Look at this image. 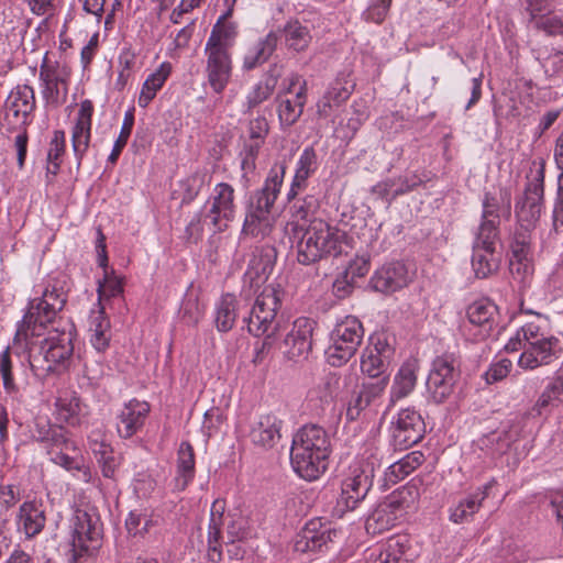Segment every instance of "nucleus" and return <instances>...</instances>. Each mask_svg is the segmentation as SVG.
<instances>
[{
	"label": "nucleus",
	"instance_id": "nucleus-50",
	"mask_svg": "<svg viewBox=\"0 0 563 563\" xmlns=\"http://www.w3.org/2000/svg\"><path fill=\"white\" fill-rule=\"evenodd\" d=\"M66 150V135L62 130H56L53 132V136L49 142L48 151H47V167L46 174L47 177L49 175L56 176L60 164L63 162V156Z\"/></svg>",
	"mask_w": 563,
	"mask_h": 563
},
{
	"label": "nucleus",
	"instance_id": "nucleus-6",
	"mask_svg": "<svg viewBox=\"0 0 563 563\" xmlns=\"http://www.w3.org/2000/svg\"><path fill=\"white\" fill-rule=\"evenodd\" d=\"M70 563H89L102 544L103 529L95 508H77L71 517Z\"/></svg>",
	"mask_w": 563,
	"mask_h": 563
},
{
	"label": "nucleus",
	"instance_id": "nucleus-28",
	"mask_svg": "<svg viewBox=\"0 0 563 563\" xmlns=\"http://www.w3.org/2000/svg\"><path fill=\"white\" fill-rule=\"evenodd\" d=\"M409 540L406 536H396L385 544L367 550L365 563H408L406 551Z\"/></svg>",
	"mask_w": 563,
	"mask_h": 563
},
{
	"label": "nucleus",
	"instance_id": "nucleus-3",
	"mask_svg": "<svg viewBox=\"0 0 563 563\" xmlns=\"http://www.w3.org/2000/svg\"><path fill=\"white\" fill-rule=\"evenodd\" d=\"M75 327L70 321L58 322L57 327L49 329L40 342L37 352L30 353V366L37 377L65 372L74 354Z\"/></svg>",
	"mask_w": 563,
	"mask_h": 563
},
{
	"label": "nucleus",
	"instance_id": "nucleus-21",
	"mask_svg": "<svg viewBox=\"0 0 563 563\" xmlns=\"http://www.w3.org/2000/svg\"><path fill=\"white\" fill-rule=\"evenodd\" d=\"M93 110V104L90 100H82L71 128V147L78 165L81 164L89 148Z\"/></svg>",
	"mask_w": 563,
	"mask_h": 563
},
{
	"label": "nucleus",
	"instance_id": "nucleus-18",
	"mask_svg": "<svg viewBox=\"0 0 563 563\" xmlns=\"http://www.w3.org/2000/svg\"><path fill=\"white\" fill-rule=\"evenodd\" d=\"M206 77L212 91L222 95L232 76V54L224 49L205 46Z\"/></svg>",
	"mask_w": 563,
	"mask_h": 563
},
{
	"label": "nucleus",
	"instance_id": "nucleus-35",
	"mask_svg": "<svg viewBox=\"0 0 563 563\" xmlns=\"http://www.w3.org/2000/svg\"><path fill=\"white\" fill-rule=\"evenodd\" d=\"M277 43L278 35L275 32H269L249 46L243 56L242 69L250 71L265 64L275 52Z\"/></svg>",
	"mask_w": 563,
	"mask_h": 563
},
{
	"label": "nucleus",
	"instance_id": "nucleus-52",
	"mask_svg": "<svg viewBox=\"0 0 563 563\" xmlns=\"http://www.w3.org/2000/svg\"><path fill=\"white\" fill-rule=\"evenodd\" d=\"M319 167V161L316 150L312 146H307L301 152L297 164L294 177H296V186L307 183L308 178L312 176Z\"/></svg>",
	"mask_w": 563,
	"mask_h": 563
},
{
	"label": "nucleus",
	"instance_id": "nucleus-2",
	"mask_svg": "<svg viewBox=\"0 0 563 563\" xmlns=\"http://www.w3.org/2000/svg\"><path fill=\"white\" fill-rule=\"evenodd\" d=\"M285 174V164H275L271 168L263 187L253 194L246 206L242 235L265 240L272 234L276 223L273 208L279 196Z\"/></svg>",
	"mask_w": 563,
	"mask_h": 563
},
{
	"label": "nucleus",
	"instance_id": "nucleus-4",
	"mask_svg": "<svg viewBox=\"0 0 563 563\" xmlns=\"http://www.w3.org/2000/svg\"><path fill=\"white\" fill-rule=\"evenodd\" d=\"M253 291L256 295L254 303L246 308L242 317V322L246 325L249 333L254 336L265 335L262 342L261 353L268 352L273 346V336L278 329L277 312L282 307L284 290L278 284L264 285L262 290L255 292V288L250 290L246 287L244 292Z\"/></svg>",
	"mask_w": 563,
	"mask_h": 563
},
{
	"label": "nucleus",
	"instance_id": "nucleus-10",
	"mask_svg": "<svg viewBox=\"0 0 563 563\" xmlns=\"http://www.w3.org/2000/svg\"><path fill=\"white\" fill-rule=\"evenodd\" d=\"M364 336L361 321L352 316L339 322L331 333V344L325 351L328 363L340 367L357 351Z\"/></svg>",
	"mask_w": 563,
	"mask_h": 563
},
{
	"label": "nucleus",
	"instance_id": "nucleus-8",
	"mask_svg": "<svg viewBox=\"0 0 563 563\" xmlns=\"http://www.w3.org/2000/svg\"><path fill=\"white\" fill-rule=\"evenodd\" d=\"M527 179L525 191L515 205L517 224L512 233L525 232L531 239V232L541 216L543 206L544 161L542 158L531 162Z\"/></svg>",
	"mask_w": 563,
	"mask_h": 563
},
{
	"label": "nucleus",
	"instance_id": "nucleus-36",
	"mask_svg": "<svg viewBox=\"0 0 563 563\" xmlns=\"http://www.w3.org/2000/svg\"><path fill=\"white\" fill-rule=\"evenodd\" d=\"M278 119L283 129L294 125L303 112L307 102V82L303 81L294 98H277Z\"/></svg>",
	"mask_w": 563,
	"mask_h": 563
},
{
	"label": "nucleus",
	"instance_id": "nucleus-9",
	"mask_svg": "<svg viewBox=\"0 0 563 563\" xmlns=\"http://www.w3.org/2000/svg\"><path fill=\"white\" fill-rule=\"evenodd\" d=\"M36 110L34 89L29 85L14 87L2 106L0 125L8 133L25 130L32 124Z\"/></svg>",
	"mask_w": 563,
	"mask_h": 563
},
{
	"label": "nucleus",
	"instance_id": "nucleus-62",
	"mask_svg": "<svg viewBox=\"0 0 563 563\" xmlns=\"http://www.w3.org/2000/svg\"><path fill=\"white\" fill-rule=\"evenodd\" d=\"M525 560V553L512 540H505L494 558L493 563H520Z\"/></svg>",
	"mask_w": 563,
	"mask_h": 563
},
{
	"label": "nucleus",
	"instance_id": "nucleus-11",
	"mask_svg": "<svg viewBox=\"0 0 563 563\" xmlns=\"http://www.w3.org/2000/svg\"><path fill=\"white\" fill-rule=\"evenodd\" d=\"M203 219L214 233L223 232L235 218V189L228 183L217 184L203 206Z\"/></svg>",
	"mask_w": 563,
	"mask_h": 563
},
{
	"label": "nucleus",
	"instance_id": "nucleus-23",
	"mask_svg": "<svg viewBox=\"0 0 563 563\" xmlns=\"http://www.w3.org/2000/svg\"><path fill=\"white\" fill-rule=\"evenodd\" d=\"M316 322L309 318H298L284 340L288 358L306 357L312 347V332Z\"/></svg>",
	"mask_w": 563,
	"mask_h": 563
},
{
	"label": "nucleus",
	"instance_id": "nucleus-16",
	"mask_svg": "<svg viewBox=\"0 0 563 563\" xmlns=\"http://www.w3.org/2000/svg\"><path fill=\"white\" fill-rule=\"evenodd\" d=\"M395 350L385 333H375L369 336L361 356V371L375 378L384 375L394 357Z\"/></svg>",
	"mask_w": 563,
	"mask_h": 563
},
{
	"label": "nucleus",
	"instance_id": "nucleus-51",
	"mask_svg": "<svg viewBox=\"0 0 563 563\" xmlns=\"http://www.w3.org/2000/svg\"><path fill=\"white\" fill-rule=\"evenodd\" d=\"M90 448L101 467L102 475L107 478H113L120 463L110 444L95 441L90 444Z\"/></svg>",
	"mask_w": 563,
	"mask_h": 563
},
{
	"label": "nucleus",
	"instance_id": "nucleus-46",
	"mask_svg": "<svg viewBox=\"0 0 563 563\" xmlns=\"http://www.w3.org/2000/svg\"><path fill=\"white\" fill-rule=\"evenodd\" d=\"M283 35L287 48L298 53L306 51L312 40L309 27L298 20L287 22L283 29Z\"/></svg>",
	"mask_w": 563,
	"mask_h": 563
},
{
	"label": "nucleus",
	"instance_id": "nucleus-19",
	"mask_svg": "<svg viewBox=\"0 0 563 563\" xmlns=\"http://www.w3.org/2000/svg\"><path fill=\"white\" fill-rule=\"evenodd\" d=\"M406 514L404 501L397 495H391L368 516L366 530L373 534L391 529Z\"/></svg>",
	"mask_w": 563,
	"mask_h": 563
},
{
	"label": "nucleus",
	"instance_id": "nucleus-13",
	"mask_svg": "<svg viewBox=\"0 0 563 563\" xmlns=\"http://www.w3.org/2000/svg\"><path fill=\"white\" fill-rule=\"evenodd\" d=\"M391 444L396 450H406L420 442L426 433V423L413 408L399 410L389 427Z\"/></svg>",
	"mask_w": 563,
	"mask_h": 563
},
{
	"label": "nucleus",
	"instance_id": "nucleus-57",
	"mask_svg": "<svg viewBox=\"0 0 563 563\" xmlns=\"http://www.w3.org/2000/svg\"><path fill=\"white\" fill-rule=\"evenodd\" d=\"M263 142L246 140L243 144V147L239 154L241 159V169L243 172V177H246L249 174L254 173L256 169V159L260 154V150L263 146Z\"/></svg>",
	"mask_w": 563,
	"mask_h": 563
},
{
	"label": "nucleus",
	"instance_id": "nucleus-41",
	"mask_svg": "<svg viewBox=\"0 0 563 563\" xmlns=\"http://www.w3.org/2000/svg\"><path fill=\"white\" fill-rule=\"evenodd\" d=\"M424 460V454L421 451H412L406 454L404 457L388 466L385 472L386 483L395 485L405 479L416 471Z\"/></svg>",
	"mask_w": 563,
	"mask_h": 563
},
{
	"label": "nucleus",
	"instance_id": "nucleus-31",
	"mask_svg": "<svg viewBox=\"0 0 563 563\" xmlns=\"http://www.w3.org/2000/svg\"><path fill=\"white\" fill-rule=\"evenodd\" d=\"M249 303L245 300L236 298L233 294H224L216 305L214 323L220 332L230 331L241 314L246 311Z\"/></svg>",
	"mask_w": 563,
	"mask_h": 563
},
{
	"label": "nucleus",
	"instance_id": "nucleus-17",
	"mask_svg": "<svg viewBox=\"0 0 563 563\" xmlns=\"http://www.w3.org/2000/svg\"><path fill=\"white\" fill-rule=\"evenodd\" d=\"M277 258V251L269 243L254 246L249 266L243 277V291L246 287L260 289L273 272Z\"/></svg>",
	"mask_w": 563,
	"mask_h": 563
},
{
	"label": "nucleus",
	"instance_id": "nucleus-1",
	"mask_svg": "<svg viewBox=\"0 0 563 563\" xmlns=\"http://www.w3.org/2000/svg\"><path fill=\"white\" fill-rule=\"evenodd\" d=\"M330 453L328 432L318 424H305L292 438L290 464L301 478L316 481L327 471Z\"/></svg>",
	"mask_w": 563,
	"mask_h": 563
},
{
	"label": "nucleus",
	"instance_id": "nucleus-54",
	"mask_svg": "<svg viewBox=\"0 0 563 563\" xmlns=\"http://www.w3.org/2000/svg\"><path fill=\"white\" fill-rule=\"evenodd\" d=\"M498 221L485 220L482 221L473 242V247L478 249H495L499 239Z\"/></svg>",
	"mask_w": 563,
	"mask_h": 563
},
{
	"label": "nucleus",
	"instance_id": "nucleus-33",
	"mask_svg": "<svg viewBox=\"0 0 563 563\" xmlns=\"http://www.w3.org/2000/svg\"><path fill=\"white\" fill-rule=\"evenodd\" d=\"M225 501L216 499L210 508V519L208 525V558L212 562H219L222 558L221 552V529L224 525Z\"/></svg>",
	"mask_w": 563,
	"mask_h": 563
},
{
	"label": "nucleus",
	"instance_id": "nucleus-40",
	"mask_svg": "<svg viewBox=\"0 0 563 563\" xmlns=\"http://www.w3.org/2000/svg\"><path fill=\"white\" fill-rule=\"evenodd\" d=\"M563 402V366L556 371L555 377L547 385L536 401L532 411L542 416L550 411V408L558 407Z\"/></svg>",
	"mask_w": 563,
	"mask_h": 563
},
{
	"label": "nucleus",
	"instance_id": "nucleus-39",
	"mask_svg": "<svg viewBox=\"0 0 563 563\" xmlns=\"http://www.w3.org/2000/svg\"><path fill=\"white\" fill-rule=\"evenodd\" d=\"M470 322L489 332L497 323L498 307L488 298H482L472 302L466 310Z\"/></svg>",
	"mask_w": 563,
	"mask_h": 563
},
{
	"label": "nucleus",
	"instance_id": "nucleus-55",
	"mask_svg": "<svg viewBox=\"0 0 563 563\" xmlns=\"http://www.w3.org/2000/svg\"><path fill=\"white\" fill-rule=\"evenodd\" d=\"M276 85L277 77L274 75H269L263 81L257 82L246 97L247 110L267 100L273 95Z\"/></svg>",
	"mask_w": 563,
	"mask_h": 563
},
{
	"label": "nucleus",
	"instance_id": "nucleus-38",
	"mask_svg": "<svg viewBox=\"0 0 563 563\" xmlns=\"http://www.w3.org/2000/svg\"><path fill=\"white\" fill-rule=\"evenodd\" d=\"M417 361L405 362L394 377L390 388V401H396L409 396L417 384Z\"/></svg>",
	"mask_w": 563,
	"mask_h": 563
},
{
	"label": "nucleus",
	"instance_id": "nucleus-64",
	"mask_svg": "<svg viewBox=\"0 0 563 563\" xmlns=\"http://www.w3.org/2000/svg\"><path fill=\"white\" fill-rule=\"evenodd\" d=\"M561 0H527L526 11L529 13V22L540 16L552 13Z\"/></svg>",
	"mask_w": 563,
	"mask_h": 563
},
{
	"label": "nucleus",
	"instance_id": "nucleus-59",
	"mask_svg": "<svg viewBox=\"0 0 563 563\" xmlns=\"http://www.w3.org/2000/svg\"><path fill=\"white\" fill-rule=\"evenodd\" d=\"M454 383L440 378L438 375L429 374L427 379V388L431 398L437 404L445 401L453 391Z\"/></svg>",
	"mask_w": 563,
	"mask_h": 563
},
{
	"label": "nucleus",
	"instance_id": "nucleus-20",
	"mask_svg": "<svg viewBox=\"0 0 563 563\" xmlns=\"http://www.w3.org/2000/svg\"><path fill=\"white\" fill-rule=\"evenodd\" d=\"M411 274L405 263L394 261L380 266L372 276L371 285L379 292L391 294L408 286Z\"/></svg>",
	"mask_w": 563,
	"mask_h": 563
},
{
	"label": "nucleus",
	"instance_id": "nucleus-60",
	"mask_svg": "<svg viewBox=\"0 0 563 563\" xmlns=\"http://www.w3.org/2000/svg\"><path fill=\"white\" fill-rule=\"evenodd\" d=\"M134 124V114L132 111H126L124 114L123 123L121 126L120 134L114 142L113 148L108 157L110 163H115L128 143Z\"/></svg>",
	"mask_w": 563,
	"mask_h": 563
},
{
	"label": "nucleus",
	"instance_id": "nucleus-56",
	"mask_svg": "<svg viewBox=\"0 0 563 563\" xmlns=\"http://www.w3.org/2000/svg\"><path fill=\"white\" fill-rule=\"evenodd\" d=\"M561 14L552 13L540 16L530 22L539 32L544 33L547 36H563V10Z\"/></svg>",
	"mask_w": 563,
	"mask_h": 563
},
{
	"label": "nucleus",
	"instance_id": "nucleus-49",
	"mask_svg": "<svg viewBox=\"0 0 563 563\" xmlns=\"http://www.w3.org/2000/svg\"><path fill=\"white\" fill-rule=\"evenodd\" d=\"M319 208V198L314 195H306L291 205V219L297 223V227H299L300 221L309 222V224H311V221H322L316 218Z\"/></svg>",
	"mask_w": 563,
	"mask_h": 563
},
{
	"label": "nucleus",
	"instance_id": "nucleus-12",
	"mask_svg": "<svg viewBox=\"0 0 563 563\" xmlns=\"http://www.w3.org/2000/svg\"><path fill=\"white\" fill-rule=\"evenodd\" d=\"M373 468L369 465L355 463L349 467L341 483L338 498L340 511L354 510L367 496L373 485Z\"/></svg>",
	"mask_w": 563,
	"mask_h": 563
},
{
	"label": "nucleus",
	"instance_id": "nucleus-47",
	"mask_svg": "<svg viewBox=\"0 0 563 563\" xmlns=\"http://www.w3.org/2000/svg\"><path fill=\"white\" fill-rule=\"evenodd\" d=\"M236 36L238 25L235 23H222L221 21H217L211 29L205 46L231 52Z\"/></svg>",
	"mask_w": 563,
	"mask_h": 563
},
{
	"label": "nucleus",
	"instance_id": "nucleus-43",
	"mask_svg": "<svg viewBox=\"0 0 563 563\" xmlns=\"http://www.w3.org/2000/svg\"><path fill=\"white\" fill-rule=\"evenodd\" d=\"M55 409L57 420L71 427L80 424L82 404L76 393H65L58 396L55 401Z\"/></svg>",
	"mask_w": 563,
	"mask_h": 563
},
{
	"label": "nucleus",
	"instance_id": "nucleus-24",
	"mask_svg": "<svg viewBox=\"0 0 563 563\" xmlns=\"http://www.w3.org/2000/svg\"><path fill=\"white\" fill-rule=\"evenodd\" d=\"M509 269L515 278L525 282L532 274L531 239L528 234L512 233L510 238Z\"/></svg>",
	"mask_w": 563,
	"mask_h": 563
},
{
	"label": "nucleus",
	"instance_id": "nucleus-30",
	"mask_svg": "<svg viewBox=\"0 0 563 563\" xmlns=\"http://www.w3.org/2000/svg\"><path fill=\"white\" fill-rule=\"evenodd\" d=\"M196 474V460L192 445L188 441L179 444L176 460V472L173 478V490L184 492L194 481Z\"/></svg>",
	"mask_w": 563,
	"mask_h": 563
},
{
	"label": "nucleus",
	"instance_id": "nucleus-44",
	"mask_svg": "<svg viewBox=\"0 0 563 563\" xmlns=\"http://www.w3.org/2000/svg\"><path fill=\"white\" fill-rule=\"evenodd\" d=\"M516 439V434L509 430H496L483 435L478 440V445L486 455L495 459L505 454L510 449L511 443L515 442Z\"/></svg>",
	"mask_w": 563,
	"mask_h": 563
},
{
	"label": "nucleus",
	"instance_id": "nucleus-26",
	"mask_svg": "<svg viewBox=\"0 0 563 563\" xmlns=\"http://www.w3.org/2000/svg\"><path fill=\"white\" fill-rule=\"evenodd\" d=\"M550 319L543 313L533 314V319L525 321L517 330L516 334L508 341L506 349L509 351H519L521 346L552 335Z\"/></svg>",
	"mask_w": 563,
	"mask_h": 563
},
{
	"label": "nucleus",
	"instance_id": "nucleus-22",
	"mask_svg": "<svg viewBox=\"0 0 563 563\" xmlns=\"http://www.w3.org/2000/svg\"><path fill=\"white\" fill-rule=\"evenodd\" d=\"M15 525L18 531L26 539L38 536L46 525V509L43 501L38 499L23 501L18 509Z\"/></svg>",
	"mask_w": 563,
	"mask_h": 563
},
{
	"label": "nucleus",
	"instance_id": "nucleus-25",
	"mask_svg": "<svg viewBox=\"0 0 563 563\" xmlns=\"http://www.w3.org/2000/svg\"><path fill=\"white\" fill-rule=\"evenodd\" d=\"M496 485V479H490L473 493L462 497L449 508V519L454 523L470 521L481 509L483 501L489 496L490 489Z\"/></svg>",
	"mask_w": 563,
	"mask_h": 563
},
{
	"label": "nucleus",
	"instance_id": "nucleus-14",
	"mask_svg": "<svg viewBox=\"0 0 563 563\" xmlns=\"http://www.w3.org/2000/svg\"><path fill=\"white\" fill-rule=\"evenodd\" d=\"M520 350L522 352L518 358V365L528 371L549 366L563 356L562 341L554 334L533 340V342L521 346Z\"/></svg>",
	"mask_w": 563,
	"mask_h": 563
},
{
	"label": "nucleus",
	"instance_id": "nucleus-53",
	"mask_svg": "<svg viewBox=\"0 0 563 563\" xmlns=\"http://www.w3.org/2000/svg\"><path fill=\"white\" fill-rule=\"evenodd\" d=\"M430 374L455 384L460 376V362L454 354L438 356L432 363Z\"/></svg>",
	"mask_w": 563,
	"mask_h": 563
},
{
	"label": "nucleus",
	"instance_id": "nucleus-34",
	"mask_svg": "<svg viewBox=\"0 0 563 563\" xmlns=\"http://www.w3.org/2000/svg\"><path fill=\"white\" fill-rule=\"evenodd\" d=\"M318 523L314 521L309 522L302 532L298 536L295 542V549L299 552H314L322 551L328 548V544L333 541L336 532L323 528L318 529Z\"/></svg>",
	"mask_w": 563,
	"mask_h": 563
},
{
	"label": "nucleus",
	"instance_id": "nucleus-48",
	"mask_svg": "<svg viewBox=\"0 0 563 563\" xmlns=\"http://www.w3.org/2000/svg\"><path fill=\"white\" fill-rule=\"evenodd\" d=\"M109 330L110 321L106 317L103 308H100L91 314L89 321L90 342L98 352H103L108 349L110 341Z\"/></svg>",
	"mask_w": 563,
	"mask_h": 563
},
{
	"label": "nucleus",
	"instance_id": "nucleus-7",
	"mask_svg": "<svg viewBox=\"0 0 563 563\" xmlns=\"http://www.w3.org/2000/svg\"><path fill=\"white\" fill-rule=\"evenodd\" d=\"M343 233L325 221H311L297 243V260L302 265L313 264L327 256L341 253Z\"/></svg>",
	"mask_w": 563,
	"mask_h": 563
},
{
	"label": "nucleus",
	"instance_id": "nucleus-5",
	"mask_svg": "<svg viewBox=\"0 0 563 563\" xmlns=\"http://www.w3.org/2000/svg\"><path fill=\"white\" fill-rule=\"evenodd\" d=\"M66 301L67 294L63 287L58 283L48 284L41 297L30 300L18 334L25 339L40 338L57 327L58 322H66L67 320L57 319Z\"/></svg>",
	"mask_w": 563,
	"mask_h": 563
},
{
	"label": "nucleus",
	"instance_id": "nucleus-29",
	"mask_svg": "<svg viewBox=\"0 0 563 563\" xmlns=\"http://www.w3.org/2000/svg\"><path fill=\"white\" fill-rule=\"evenodd\" d=\"M150 412V405L146 401L132 399L124 405L119 415L118 432L120 437L129 439L134 435L144 424Z\"/></svg>",
	"mask_w": 563,
	"mask_h": 563
},
{
	"label": "nucleus",
	"instance_id": "nucleus-45",
	"mask_svg": "<svg viewBox=\"0 0 563 563\" xmlns=\"http://www.w3.org/2000/svg\"><path fill=\"white\" fill-rule=\"evenodd\" d=\"M500 265V254L495 249L473 247L472 267L477 278L495 274Z\"/></svg>",
	"mask_w": 563,
	"mask_h": 563
},
{
	"label": "nucleus",
	"instance_id": "nucleus-63",
	"mask_svg": "<svg viewBox=\"0 0 563 563\" xmlns=\"http://www.w3.org/2000/svg\"><path fill=\"white\" fill-rule=\"evenodd\" d=\"M393 0H371L362 16L367 22L380 24L387 16Z\"/></svg>",
	"mask_w": 563,
	"mask_h": 563
},
{
	"label": "nucleus",
	"instance_id": "nucleus-15",
	"mask_svg": "<svg viewBox=\"0 0 563 563\" xmlns=\"http://www.w3.org/2000/svg\"><path fill=\"white\" fill-rule=\"evenodd\" d=\"M71 68L66 63H51L45 55L40 67L42 91L48 102L59 104L67 95Z\"/></svg>",
	"mask_w": 563,
	"mask_h": 563
},
{
	"label": "nucleus",
	"instance_id": "nucleus-37",
	"mask_svg": "<svg viewBox=\"0 0 563 563\" xmlns=\"http://www.w3.org/2000/svg\"><path fill=\"white\" fill-rule=\"evenodd\" d=\"M387 385V378H383L377 383L363 384L362 387L354 391L347 408L346 416L350 420H355L362 410L367 408L375 399L380 397Z\"/></svg>",
	"mask_w": 563,
	"mask_h": 563
},
{
	"label": "nucleus",
	"instance_id": "nucleus-27",
	"mask_svg": "<svg viewBox=\"0 0 563 563\" xmlns=\"http://www.w3.org/2000/svg\"><path fill=\"white\" fill-rule=\"evenodd\" d=\"M280 429L282 420L275 415H262L252 422L249 437L255 446L262 450H269L280 440Z\"/></svg>",
	"mask_w": 563,
	"mask_h": 563
},
{
	"label": "nucleus",
	"instance_id": "nucleus-58",
	"mask_svg": "<svg viewBox=\"0 0 563 563\" xmlns=\"http://www.w3.org/2000/svg\"><path fill=\"white\" fill-rule=\"evenodd\" d=\"M0 376L2 378V384L5 393L11 396L18 395L20 388L13 377L12 360L9 347H7L0 353Z\"/></svg>",
	"mask_w": 563,
	"mask_h": 563
},
{
	"label": "nucleus",
	"instance_id": "nucleus-32",
	"mask_svg": "<svg viewBox=\"0 0 563 563\" xmlns=\"http://www.w3.org/2000/svg\"><path fill=\"white\" fill-rule=\"evenodd\" d=\"M340 378L334 374L324 376L307 395V404L314 415H321L336 397Z\"/></svg>",
	"mask_w": 563,
	"mask_h": 563
},
{
	"label": "nucleus",
	"instance_id": "nucleus-61",
	"mask_svg": "<svg viewBox=\"0 0 563 563\" xmlns=\"http://www.w3.org/2000/svg\"><path fill=\"white\" fill-rule=\"evenodd\" d=\"M44 444L46 445L47 452L69 451L76 449L74 441L68 437V432L59 426H55Z\"/></svg>",
	"mask_w": 563,
	"mask_h": 563
},
{
	"label": "nucleus",
	"instance_id": "nucleus-42",
	"mask_svg": "<svg viewBox=\"0 0 563 563\" xmlns=\"http://www.w3.org/2000/svg\"><path fill=\"white\" fill-rule=\"evenodd\" d=\"M172 64L164 62L159 67L148 75L143 82L137 103L141 108H146L151 101L156 97L157 92L163 88L166 80L170 76Z\"/></svg>",
	"mask_w": 563,
	"mask_h": 563
}]
</instances>
